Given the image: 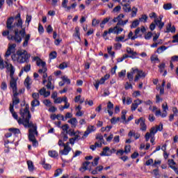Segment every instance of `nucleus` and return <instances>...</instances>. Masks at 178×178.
Instances as JSON below:
<instances>
[{"label":"nucleus","mask_w":178,"mask_h":178,"mask_svg":"<svg viewBox=\"0 0 178 178\" xmlns=\"http://www.w3.org/2000/svg\"><path fill=\"white\" fill-rule=\"evenodd\" d=\"M10 112L12 113L13 118H14L15 120H17L19 124H23L24 127L29 129V140L33 143V147H37V145H38V142L35 139V136H38V132L37 131V124L30 121V119H31V114H30L29 107L26 106L24 108H21L19 110L21 118H19L17 113L15 111L13 105H12V104H10Z\"/></svg>","instance_id":"nucleus-1"},{"label":"nucleus","mask_w":178,"mask_h":178,"mask_svg":"<svg viewBox=\"0 0 178 178\" xmlns=\"http://www.w3.org/2000/svg\"><path fill=\"white\" fill-rule=\"evenodd\" d=\"M15 22V18L10 17L7 19L6 27L8 31H4L2 33L3 37L8 35V39L15 41L17 44L22 42V38H24L23 47H27L29 45V41L31 35L26 33V29L19 30L16 28V25H13Z\"/></svg>","instance_id":"nucleus-2"},{"label":"nucleus","mask_w":178,"mask_h":178,"mask_svg":"<svg viewBox=\"0 0 178 178\" xmlns=\"http://www.w3.org/2000/svg\"><path fill=\"white\" fill-rule=\"evenodd\" d=\"M31 56L27 53V51L20 49L17 51L16 54L12 55L11 58L14 62H18V63H29Z\"/></svg>","instance_id":"nucleus-3"},{"label":"nucleus","mask_w":178,"mask_h":178,"mask_svg":"<svg viewBox=\"0 0 178 178\" xmlns=\"http://www.w3.org/2000/svg\"><path fill=\"white\" fill-rule=\"evenodd\" d=\"M10 88L13 90V108L15 106V105H17L18 104H20V99L17 97V95H19V93H17V83L15 84L13 83L12 85H10Z\"/></svg>","instance_id":"nucleus-4"},{"label":"nucleus","mask_w":178,"mask_h":178,"mask_svg":"<svg viewBox=\"0 0 178 178\" xmlns=\"http://www.w3.org/2000/svg\"><path fill=\"white\" fill-rule=\"evenodd\" d=\"M5 63L8 72H10V76L11 79L10 81V86H12L13 83H14V85L17 84V81L13 77V74H15V67H13L12 64L8 63V62H5Z\"/></svg>","instance_id":"nucleus-5"},{"label":"nucleus","mask_w":178,"mask_h":178,"mask_svg":"<svg viewBox=\"0 0 178 178\" xmlns=\"http://www.w3.org/2000/svg\"><path fill=\"white\" fill-rule=\"evenodd\" d=\"M136 124H140V129L142 131H147V124H145V120L144 118H140L135 120Z\"/></svg>","instance_id":"nucleus-6"},{"label":"nucleus","mask_w":178,"mask_h":178,"mask_svg":"<svg viewBox=\"0 0 178 178\" xmlns=\"http://www.w3.org/2000/svg\"><path fill=\"white\" fill-rule=\"evenodd\" d=\"M15 19L17 20V22L13 24V26L15 25L16 29H18V30H24V28H23V21H22L19 13L17 15Z\"/></svg>","instance_id":"nucleus-7"},{"label":"nucleus","mask_w":178,"mask_h":178,"mask_svg":"<svg viewBox=\"0 0 178 178\" xmlns=\"http://www.w3.org/2000/svg\"><path fill=\"white\" fill-rule=\"evenodd\" d=\"M157 132L158 131L156 130V127H152L149 130V132L146 133V134L145 135V141H149L150 137H155V134H156Z\"/></svg>","instance_id":"nucleus-8"},{"label":"nucleus","mask_w":178,"mask_h":178,"mask_svg":"<svg viewBox=\"0 0 178 178\" xmlns=\"http://www.w3.org/2000/svg\"><path fill=\"white\" fill-rule=\"evenodd\" d=\"M63 147L64 149L59 152L60 155H68L70 151H72V147L69 145V142H67Z\"/></svg>","instance_id":"nucleus-9"},{"label":"nucleus","mask_w":178,"mask_h":178,"mask_svg":"<svg viewBox=\"0 0 178 178\" xmlns=\"http://www.w3.org/2000/svg\"><path fill=\"white\" fill-rule=\"evenodd\" d=\"M134 73L136 74L134 81H138L139 79L141 77H145V72L143 70H138V69H134Z\"/></svg>","instance_id":"nucleus-10"},{"label":"nucleus","mask_w":178,"mask_h":178,"mask_svg":"<svg viewBox=\"0 0 178 178\" xmlns=\"http://www.w3.org/2000/svg\"><path fill=\"white\" fill-rule=\"evenodd\" d=\"M38 66L42 67V69H40L38 70V73H40V74L42 73H45L47 72V64L45 63V62L42 60H38Z\"/></svg>","instance_id":"nucleus-11"},{"label":"nucleus","mask_w":178,"mask_h":178,"mask_svg":"<svg viewBox=\"0 0 178 178\" xmlns=\"http://www.w3.org/2000/svg\"><path fill=\"white\" fill-rule=\"evenodd\" d=\"M15 48H16V44H9L5 54L6 58H8V56H10L11 54H13V52H15Z\"/></svg>","instance_id":"nucleus-12"},{"label":"nucleus","mask_w":178,"mask_h":178,"mask_svg":"<svg viewBox=\"0 0 178 178\" xmlns=\"http://www.w3.org/2000/svg\"><path fill=\"white\" fill-rule=\"evenodd\" d=\"M143 103V100H140V99H137L134 101V103L131 104V110L134 112L137 108H138V105H141Z\"/></svg>","instance_id":"nucleus-13"},{"label":"nucleus","mask_w":178,"mask_h":178,"mask_svg":"<svg viewBox=\"0 0 178 178\" xmlns=\"http://www.w3.org/2000/svg\"><path fill=\"white\" fill-rule=\"evenodd\" d=\"M92 131H95V129H94V126L88 127L86 131L84 132V134L82 136V138L83 140L84 138H87V137H88V134H90V133H92Z\"/></svg>","instance_id":"nucleus-14"},{"label":"nucleus","mask_w":178,"mask_h":178,"mask_svg":"<svg viewBox=\"0 0 178 178\" xmlns=\"http://www.w3.org/2000/svg\"><path fill=\"white\" fill-rule=\"evenodd\" d=\"M127 52L129 54V55H131L129 56V58H131L132 59H136V58H137V55H138V54H137L136 51H134L133 49H131L130 47L127 48Z\"/></svg>","instance_id":"nucleus-15"},{"label":"nucleus","mask_w":178,"mask_h":178,"mask_svg":"<svg viewBox=\"0 0 178 178\" xmlns=\"http://www.w3.org/2000/svg\"><path fill=\"white\" fill-rule=\"evenodd\" d=\"M100 155L101 156H111V149L109 147H105Z\"/></svg>","instance_id":"nucleus-16"},{"label":"nucleus","mask_w":178,"mask_h":178,"mask_svg":"<svg viewBox=\"0 0 178 178\" xmlns=\"http://www.w3.org/2000/svg\"><path fill=\"white\" fill-rule=\"evenodd\" d=\"M120 5H122V9L124 12H126L127 13H129V12H131V6H130V3H127L125 4L123 3V2L120 3Z\"/></svg>","instance_id":"nucleus-17"},{"label":"nucleus","mask_w":178,"mask_h":178,"mask_svg":"<svg viewBox=\"0 0 178 178\" xmlns=\"http://www.w3.org/2000/svg\"><path fill=\"white\" fill-rule=\"evenodd\" d=\"M168 165H169L170 168H171V169H172V170H174L175 172V173L177 175H178L177 168H176V166H175V165H176V163H175V161L173 159L168 160Z\"/></svg>","instance_id":"nucleus-18"},{"label":"nucleus","mask_w":178,"mask_h":178,"mask_svg":"<svg viewBox=\"0 0 178 178\" xmlns=\"http://www.w3.org/2000/svg\"><path fill=\"white\" fill-rule=\"evenodd\" d=\"M90 161H85L83 163L82 167L79 169L80 172H86V170H91V168H88V165H90Z\"/></svg>","instance_id":"nucleus-19"},{"label":"nucleus","mask_w":178,"mask_h":178,"mask_svg":"<svg viewBox=\"0 0 178 178\" xmlns=\"http://www.w3.org/2000/svg\"><path fill=\"white\" fill-rule=\"evenodd\" d=\"M166 31L165 33H176V27L175 26H172V23H168L166 27Z\"/></svg>","instance_id":"nucleus-20"},{"label":"nucleus","mask_w":178,"mask_h":178,"mask_svg":"<svg viewBox=\"0 0 178 178\" xmlns=\"http://www.w3.org/2000/svg\"><path fill=\"white\" fill-rule=\"evenodd\" d=\"M107 109L109 116H112L113 115V111H112V109H113V104H112L111 102L107 103Z\"/></svg>","instance_id":"nucleus-21"},{"label":"nucleus","mask_w":178,"mask_h":178,"mask_svg":"<svg viewBox=\"0 0 178 178\" xmlns=\"http://www.w3.org/2000/svg\"><path fill=\"white\" fill-rule=\"evenodd\" d=\"M30 70H31V65L28 64L22 69L21 72H19V76H22L24 72H30Z\"/></svg>","instance_id":"nucleus-22"},{"label":"nucleus","mask_w":178,"mask_h":178,"mask_svg":"<svg viewBox=\"0 0 178 178\" xmlns=\"http://www.w3.org/2000/svg\"><path fill=\"white\" fill-rule=\"evenodd\" d=\"M154 23H155V24H156V26H158V27L160 30H162V29H163V26H165V23L162 22V21H161V19L158 20V19H155Z\"/></svg>","instance_id":"nucleus-23"},{"label":"nucleus","mask_w":178,"mask_h":178,"mask_svg":"<svg viewBox=\"0 0 178 178\" xmlns=\"http://www.w3.org/2000/svg\"><path fill=\"white\" fill-rule=\"evenodd\" d=\"M134 74H136V72H134V69H132L131 72L127 73V78L129 79V81H133V80H134Z\"/></svg>","instance_id":"nucleus-24"},{"label":"nucleus","mask_w":178,"mask_h":178,"mask_svg":"<svg viewBox=\"0 0 178 178\" xmlns=\"http://www.w3.org/2000/svg\"><path fill=\"white\" fill-rule=\"evenodd\" d=\"M109 20H111V17H107L104 18L100 23V27L102 29H104V27H105V24H106V23H108V22H109Z\"/></svg>","instance_id":"nucleus-25"},{"label":"nucleus","mask_w":178,"mask_h":178,"mask_svg":"<svg viewBox=\"0 0 178 178\" xmlns=\"http://www.w3.org/2000/svg\"><path fill=\"white\" fill-rule=\"evenodd\" d=\"M31 81L30 77L29 76H27L24 81V86L28 90H30V85L31 84Z\"/></svg>","instance_id":"nucleus-26"},{"label":"nucleus","mask_w":178,"mask_h":178,"mask_svg":"<svg viewBox=\"0 0 178 178\" xmlns=\"http://www.w3.org/2000/svg\"><path fill=\"white\" fill-rule=\"evenodd\" d=\"M69 137L67 136V134L63 132L60 135V139L62 140L63 141H67Z\"/></svg>","instance_id":"nucleus-27"},{"label":"nucleus","mask_w":178,"mask_h":178,"mask_svg":"<svg viewBox=\"0 0 178 178\" xmlns=\"http://www.w3.org/2000/svg\"><path fill=\"white\" fill-rule=\"evenodd\" d=\"M129 23V19H126L123 21V19H120L119 22L117 23L118 26H121L122 27H124L126 24Z\"/></svg>","instance_id":"nucleus-28"},{"label":"nucleus","mask_w":178,"mask_h":178,"mask_svg":"<svg viewBox=\"0 0 178 178\" xmlns=\"http://www.w3.org/2000/svg\"><path fill=\"white\" fill-rule=\"evenodd\" d=\"M28 168L30 172H33L34 170V165L33 164V161H27Z\"/></svg>","instance_id":"nucleus-29"},{"label":"nucleus","mask_w":178,"mask_h":178,"mask_svg":"<svg viewBox=\"0 0 178 178\" xmlns=\"http://www.w3.org/2000/svg\"><path fill=\"white\" fill-rule=\"evenodd\" d=\"M126 113H127V111L126 110H122V116H121V119L123 121V123H127V121L126 120Z\"/></svg>","instance_id":"nucleus-30"},{"label":"nucleus","mask_w":178,"mask_h":178,"mask_svg":"<svg viewBox=\"0 0 178 178\" xmlns=\"http://www.w3.org/2000/svg\"><path fill=\"white\" fill-rule=\"evenodd\" d=\"M68 122L70 123V124H72V126H74V127H76V124H77V119H76V118H71Z\"/></svg>","instance_id":"nucleus-31"},{"label":"nucleus","mask_w":178,"mask_h":178,"mask_svg":"<svg viewBox=\"0 0 178 178\" xmlns=\"http://www.w3.org/2000/svg\"><path fill=\"white\" fill-rule=\"evenodd\" d=\"M31 105L33 108L35 106H40V101H38V99H33L31 102Z\"/></svg>","instance_id":"nucleus-32"},{"label":"nucleus","mask_w":178,"mask_h":178,"mask_svg":"<svg viewBox=\"0 0 178 178\" xmlns=\"http://www.w3.org/2000/svg\"><path fill=\"white\" fill-rule=\"evenodd\" d=\"M163 8L165 10H170V9H172V3H165Z\"/></svg>","instance_id":"nucleus-33"},{"label":"nucleus","mask_w":178,"mask_h":178,"mask_svg":"<svg viewBox=\"0 0 178 178\" xmlns=\"http://www.w3.org/2000/svg\"><path fill=\"white\" fill-rule=\"evenodd\" d=\"M124 40V35L117 36L115 38V42H123Z\"/></svg>","instance_id":"nucleus-34"},{"label":"nucleus","mask_w":178,"mask_h":178,"mask_svg":"<svg viewBox=\"0 0 178 178\" xmlns=\"http://www.w3.org/2000/svg\"><path fill=\"white\" fill-rule=\"evenodd\" d=\"M9 131H11V133H13L14 134H20V129L17 128H10Z\"/></svg>","instance_id":"nucleus-35"},{"label":"nucleus","mask_w":178,"mask_h":178,"mask_svg":"<svg viewBox=\"0 0 178 178\" xmlns=\"http://www.w3.org/2000/svg\"><path fill=\"white\" fill-rule=\"evenodd\" d=\"M118 26L111 27L108 29V34H117Z\"/></svg>","instance_id":"nucleus-36"},{"label":"nucleus","mask_w":178,"mask_h":178,"mask_svg":"<svg viewBox=\"0 0 178 178\" xmlns=\"http://www.w3.org/2000/svg\"><path fill=\"white\" fill-rule=\"evenodd\" d=\"M49 155L51 158H56L58 156V152L55 150L49 151Z\"/></svg>","instance_id":"nucleus-37"},{"label":"nucleus","mask_w":178,"mask_h":178,"mask_svg":"<svg viewBox=\"0 0 178 178\" xmlns=\"http://www.w3.org/2000/svg\"><path fill=\"white\" fill-rule=\"evenodd\" d=\"M168 47L165 46H161L157 49V54H162L164 51H166Z\"/></svg>","instance_id":"nucleus-38"},{"label":"nucleus","mask_w":178,"mask_h":178,"mask_svg":"<svg viewBox=\"0 0 178 178\" xmlns=\"http://www.w3.org/2000/svg\"><path fill=\"white\" fill-rule=\"evenodd\" d=\"M137 12H138V9L136 7H133L131 12V17H136V16L137 15Z\"/></svg>","instance_id":"nucleus-39"},{"label":"nucleus","mask_w":178,"mask_h":178,"mask_svg":"<svg viewBox=\"0 0 178 178\" xmlns=\"http://www.w3.org/2000/svg\"><path fill=\"white\" fill-rule=\"evenodd\" d=\"M138 24H140V22L138 21V19H136L132 22V24L131 25V29H136V27H137Z\"/></svg>","instance_id":"nucleus-40"},{"label":"nucleus","mask_w":178,"mask_h":178,"mask_svg":"<svg viewBox=\"0 0 178 178\" xmlns=\"http://www.w3.org/2000/svg\"><path fill=\"white\" fill-rule=\"evenodd\" d=\"M100 22L101 21H99V19H93L92 21V27H96V26H98V24H99Z\"/></svg>","instance_id":"nucleus-41"},{"label":"nucleus","mask_w":178,"mask_h":178,"mask_svg":"<svg viewBox=\"0 0 178 178\" xmlns=\"http://www.w3.org/2000/svg\"><path fill=\"white\" fill-rule=\"evenodd\" d=\"M61 79L63 81H64V83H66V84H70V79H69L67 76H63L61 77Z\"/></svg>","instance_id":"nucleus-42"},{"label":"nucleus","mask_w":178,"mask_h":178,"mask_svg":"<svg viewBox=\"0 0 178 178\" xmlns=\"http://www.w3.org/2000/svg\"><path fill=\"white\" fill-rule=\"evenodd\" d=\"M96 140H99V142L103 143V144H104V136H102V134H97L96 136Z\"/></svg>","instance_id":"nucleus-43"},{"label":"nucleus","mask_w":178,"mask_h":178,"mask_svg":"<svg viewBox=\"0 0 178 178\" xmlns=\"http://www.w3.org/2000/svg\"><path fill=\"white\" fill-rule=\"evenodd\" d=\"M60 175H62V169L58 168L55 170L54 177H58Z\"/></svg>","instance_id":"nucleus-44"},{"label":"nucleus","mask_w":178,"mask_h":178,"mask_svg":"<svg viewBox=\"0 0 178 178\" xmlns=\"http://www.w3.org/2000/svg\"><path fill=\"white\" fill-rule=\"evenodd\" d=\"M0 69L1 70H3V69H5V63H3V59H2V57L0 56Z\"/></svg>","instance_id":"nucleus-45"},{"label":"nucleus","mask_w":178,"mask_h":178,"mask_svg":"<svg viewBox=\"0 0 178 178\" xmlns=\"http://www.w3.org/2000/svg\"><path fill=\"white\" fill-rule=\"evenodd\" d=\"M62 129L63 130V133H65L67 134V131L69 130V125L68 124H65L62 126Z\"/></svg>","instance_id":"nucleus-46"},{"label":"nucleus","mask_w":178,"mask_h":178,"mask_svg":"<svg viewBox=\"0 0 178 178\" xmlns=\"http://www.w3.org/2000/svg\"><path fill=\"white\" fill-rule=\"evenodd\" d=\"M131 146H130V145H125L124 152H125V154H129V152L131 151Z\"/></svg>","instance_id":"nucleus-47"},{"label":"nucleus","mask_w":178,"mask_h":178,"mask_svg":"<svg viewBox=\"0 0 178 178\" xmlns=\"http://www.w3.org/2000/svg\"><path fill=\"white\" fill-rule=\"evenodd\" d=\"M75 37H77L80 40V29L79 28V26H76L75 28Z\"/></svg>","instance_id":"nucleus-48"},{"label":"nucleus","mask_w":178,"mask_h":178,"mask_svg":"<svg viewBox=\"0 0 178 178\" xmlns=\"http://www.w3.org/2000/svg\"><path fill=\"white\" fill-rule=\"evenodd\" d=\"M155 127L157 131H162V130H163V124H162V123H160L159 125L156 126Z\"/></svg>","instance_id":"nucleus-49"},{"label":"nucleus","mask_w":178,"mask_h":178,"mask_svg":"<svg viewBox=\"0 0 178 178\" xmlns=\"http://www.w3.org/2000/svg\"><path fill=\"white\" fill-rule=\"evenodd\" d=\"M98 161H99V157H96L94 159L93 162H92V166H97L98 165Z\"/></svg>","instance_id":"nucleus-50"},{"label":"nucleus","mask_w":178,"mask_h":178,"mask_svg":"<svg viewBox=\"0 0 178 178\" xmlns=\"http://www.w3.org/2000/svg\"><path fill=\"white\" fill-rule=\"evenodd\" d=\"M165 63H162L160 65H159V72L160 73H162L165 69Z\"/></svg>","instance_id":"nucleus-51"},{"label":"nucleus","mask_w":178,"mask_h":178,"mask_svg":"<svg viewBox=\"0 0 178 178\" xmlns=\"http://www.w3.org/2000/svg\"><path fill=\"white\" fill-rule=\"evenodd\" d=\"M107 50H108L109 55H111V56H113V58H115V51H112V47H108Z\"/></svg>","instance_id":"nucleus-52"},{"label":"nucleus","mask_w":178,"mask_h":178,"mask_svg":"<svg viewBox=\"0 0 178 178\" xmlns=\"http://www.w3.org/2000/svg\"><path fill=\"white\" fill-rule=\"evenodd\" d=\"M66 67H67V63H66L65 62L62 63L59 65V69H60L61 70H63V69H66Z\"/></svg>","instance_id":"nucleus-53"},{"label":"nucleus","mask_w":178,"mask_h":178,"mask_svg":"<svg viewBox=\"0 0 178 178\" xmlns=\"http://www.w3.org/2000/svg\"><path fill=\"white\" fill-rule=\"evenodd\" d=\"M42 165H43L44 169L47 170L51 169V165L45 163V161H43Z\"/></svg>","instance_id":"nucleus-54"},{"label":"nucleus","mask_w":178,"mask_h":178,"mask_svg":"<svg viewBox=\"0 0 178 178\" xmlns=\"http://www.w3.org/2000/svg\"><path fill=\"white\" fill-rule=\"evenodd\" d=\"M128 38L131 40H136V38H137V36L136 35L133 36V32L130 31L128 34Z\"/></svg>","instance_id":"nucleus-55"},{"label":"nucleus","mask_w":178,"mask_h":178,"mask_svg":"<svg viewBox=\"0 0 178 178\" xmlns=\"http://www.w3.org/2000/svg\"><path fill=\"white\" fill-rule=\"evenodd\" d=\"M148 19V16H147L146 15H142V17L139 19L140 22H144V23H145V22H147V19Z\"/></svg>","instance_id":"nucleus-56"},{"label":"nucleus","mask_w":178,"mask_h":178,"mask_svg":"<svg viewBox=\"0 0 178 178\" xmlns=\"http://www.w3.org/2000/svg\"><path fill=\"white\" fill-rule=\"evenodd\" d=\"M44 104L46 106H51L52 105V103L51 102V101L49 99H46L43 102Z\"/></svg>","instance_id":"nucleus-57"},{"label":"nucleus","mask_w":178,"mask_h":178,"mask_svg":"<svg viewBox=\"0 0 178 178\" xmlns=\"http://www.w3.org/2000/svg\"><path fill=\"white\" fill-rule=\"evenodd\" d=\"M152 37V32H148L147 34L145 35V38L146 40H151Z\"/></svg>","instance_id":"nucleus-58"},{"label":"nucleus","mask_w":178,"mask_h":178,"mask_svg":"<svg viewBox=\"0 0 178 178\" xmlns=\"http://www.w3.org/2000/svg\"><path fill=\"white\" fill-rule=\"evenodd\" d=\"M116 27H117V34H120L122 31H123V28L120 27V26L118 25V24H116Z\"/></svg>","instance_id":"nucleus-59"},{"label":"nucleus","mask_w":178,"mask_h":178,"mask_svg":"<svg viewBox=\"0 0 178 178\" xmlns=\"http://www.w3.org/2000/svg\"><path fill=\"white\" fill-rule=\"evenodd\" d=\"M120 9H122V7L120 6H117L116 7H115L113 10V12L114 13H116L118 12H120Z\"/></svg>","instance_id":"nucleus-60"},{"label":"nucleus","mask_w":178,"mask_h":178,"mask_svg":"<svg viewBox=\"0 0 178 178\" xmlns=\"http://www.w3.org/2000/svg\"><path fill=\"white\" fill-rule=\"evenodd\" d=\"M1 88L3 91H5V90H6V88H8V85L6 84V82H2L1 83Z\"/></svg>","instance_id":"nucleus-61"},{"label":"nucleus","mask_w":178,"mask_h":178,"mask_svg":"<svg viewBox=\"0 0 178 178\" xmlns=\"http://www.w3.org/2000/svg\"><path fill=\"white\" fill-rule=\"evenodd\" d=\"M62 97H56V99H54V104H62Z\"/></svg>","instance_id":"nucleus-62"},{"label":"nucleus","mask_w":178,"mask_h":178,"mask_svg":"<svg viewBox=\"0 0 178 178\" xmlns=\"http://www.w3.org/2000/svg\"><path fill=\"white\" fill-rule=\"evenodd\" d=\"M49 57H50V59H55V58H56V51H52L49 54Z\"/></svg>","instance_id":"nucleus-63"},{"label":"nucleus","mask_w":178,"mask_h":178,"mask_svg":"<svg viewBox=\"0 0 178 178\" xmlns=\"http://www.w3.org/2000/svg\"><path fill=\"white\" fill-rule=\"evenodd\" d=\"M173 40L172 41V42L173 44L176 43V42H178V35H175L172 37Z\"/></svg>","instance_id":"nucleus-64"}]
</instances>
